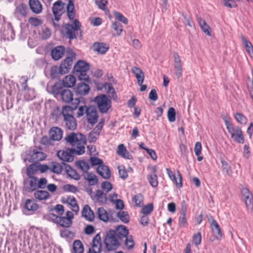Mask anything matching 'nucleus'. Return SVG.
I'll list each match as a JSON object with an SVG mask.
<instances>
[{
	"instance_id": "obj_1",
	"label": "nucleus",
	"mask_w": 253,
	"mask_h": 253,
	"mask_svg": "<svg viewBox=\"0 0 253 253\" xmlns=\"http://www.w3.org/2000/svg\"><path fill=\"white\" fill-rule=\"evenodd\" d=\"M67 15L68 18L73 21V25L66 24L63 28V31L66 38L70 40L77 38L78 31L80 30L81 26L79 21L74 19L75 16V10L73 0H69L68 4L66 6Z\"/></svg>"
},
{
	"instance_id": "obj_2",
	"label": "nucleus",
	"mask_w": 253,
	"mask_h": 253,
	"mask_svg": "<svg viewBox=\"0 0 253 253\" xmlns=\"http://www.w3.org/2000/svg\"><path fill=\"white\" fill-rule=\"evenodd\" d=\"M67 143L74 147L76 151V154L80 155L85 152L84 145L86 143V138L84 135L80 133L71 132L65 138Z\"/></svg>"
},
{
	"instance_id": "obj_3",
	"label": "nucleus",
	"mask_w": 253,
	"mask_h": 253,
	"mask_svg": "<svg viewBox=\"0 0 253 253\" xmlns=\"http://www.w3.org/2000/svg\"><path fill=\"white\" fill-rule=\"evenodd\" d=\"M46 157V155L42 152L40 147L35 146L31 147L26 151L23 160L25 163L27 162L38 163L39 161L44 160Z\"/></svg>"
},
{
	"instance_id": "obj_4",
	"label": "nucleus",
	"mask_w": 253,
	"mask_h": 253,
	"mask_svg": "<svg viewBox=\"0 0 253 253\" xmlns=\"http://www.w3.org/2000/svg\"><path fill=\"white\" fill-rule=\"evenodd\" d=\"M121 237L113 230H110L107 233L104 239L106 249L108 251L117 250L120 245Z\"/></svg>"
},
{
	"instance_id": "obj_5",
	"label": "nucleus",
	"mask_w": 253,
	"mask_h": 253,
	"mask_svg": "<svg viewBox=\"0 0 253 253\" xmlns=\"http://www.w3.org/2000/svg\"><path fill=\"white\" fill-rule=\"evenodd\" d=\"M224 121L231 138L236 142L243 144L245 142V138L241 128L239 126H234L227 118H225Z\"/></svg>"
},
{
	"instance_id": "obj_6",
	"label": "nucleus",
	"mask_w": 253,
	"mask_h": 253,
	"mask_svg": "<svg viewBox=\"0 0 253 253\" xmlns=\"http://www.w3.org/2000/svg\"><path fill=\"white\" fill-rule=\"evenodd\" d=\"M99 112L102 114L107 113L112 107V100L109 96L106 94H100L97 95L94 99Z\"/></svg>"
},
{
	"instance_id": "obj_7",
	"label": "nucleus",
	"mask_w": 253,
	"mask_h": 253,
	"mask_svg": "<svg viewBox=\"0 0 253 253\" xmlns=\"http://www.w3.org/2000/svg\"><path fill=\"white\" fill-rule=\"evenodd\" d=\"M89 69V64L83 60L78 61L74 67L75 72L78 76L79 80L88 82H90V79L89 76L87 75L86 72Z\"/></svg>"
},
{
	"instance_id": "obj_8",
	"label": "nucleus",
	"mask_w": 253,
	"mask_h": 253,
	"mask_svg": "<svg viewBox=\"0 0 253 253\" xmlns=\"http://www.w3.org/2000/svg\"><path fill=\"white\" fill-rule=\"evenodd\" d=\"M50 217L56 224L63 227L68 228L72 224L74 214L72 211H68L66 213V216H58L54 214H51Z\"/></svg>"
},
{
	"instance_id": "obj_9",
	"label": "nucleus",
	"mask_w": 253,
	"mask_h": 253,
	"mask_svg": "<svg viewBox=\"0 0 253 253\" xmlns=\"http://www.w3.org/2000/svg\"><path fill=\"white\" fill-rule=\"evenodd\" d=\"M76 54L74 52L68 53L66 58L62 61L59 67V72L63 75L68 73L71 69L74 60L76 59Z\"/></svg>"
},
{
	"instance_id": "obj_10",
	"label": "nucleus",
	"mask_w": 253,
	"mask_h": 253,
	"mask_svg": "<svg viewBox=\"0 0 253 253\" xmlns=\"http://www.w3.org/2000/svg\"><path fill=\"white\" fill-rule=\"evenodd\" d=\"M53 91L56 94L59 95L63 102L69 103L70 102H74L75 99L73 98V94L72 92L69 89H60L56 88L54 86L53 87Z\"/></svg>"
},
{
	"instance_id": "obj_11",
	"label": "nucleus",
	"mask_w": 253,
	"mask_h": 253,
	"mask_svg": "<svg viewBox=\"0 0 253 253\" xmlns=\"http://www.w3.org/2000/svg\"><path fill=\"white\" fill-rule=\"evenodd\" d=\"M65 5L66 4L61 0H57L53 4L52 11L56 21L58 22L61 15L65 12Z\"/></svg>"
},
{
	"instance_id": "obj_12",
	"label": "nucleus",
	"mask_w": 253,
	"mask_h": 253,
	"mask_svg": "<svg viewBox=\"0 0 253 253\" xmlns=\"http://www.w3.org/2000/svg\"><path fill=\"white\" fill-rule=\"evenodd\" d=\"M37 177L28 176L24 179L23 189L27 192H32L37 190Z\"/></svg>"
},
{
	"instance_id": "obj_13",
	"label": "nucleus",
	"mask_w": 253,
	"mask_h": 253,
	"mask_svg": "<svg viewBox=\"0 0 253 253\" xmlns=\"http://www.w3.org/2000/svg\"><path fill=\"white\" fill-rule=\"evenodd\" d=\"M74 154H76V151L73 148H68L65 150H59L57 153V157L64 162L73 161Z\"/></svg>"
},
{
	"instance_id": "obj_14",
	"label": "nucleus",
	"mask_w": 253,
	"mask_h": 253,
	"mask_svg": "<svg viewBox=\"0 0 253 253\" xmlns=\"http://www.w3.org/2000/svg\"><path fill=\"white\" fill-rule=\"evenodd\" d=\"M28 13V8L26 4L21 3L16 6L13 14L17 19L20 20L22 18L26 17Z\"/></svg>"
},
{
	"instance_id": "obj_15",
	"label": "nucleus",
	"mask_w": 253,
	"mask_h": 253,
	"mask_svg": "<svg viewBox=\"0 0 253 253\" xmlns=\"http://www.w3.org/2000/svg\"><path fill=\"white\" fill-rule=\"evenodd\" d=\"M85 114L87 122L93 125L97 122L98 116L95 108L89 106L85 109Z\"/></svg>"
},
{
	"instance_id": "obj_16",
	"label": "nucleus",
	"mask_w": 253,
	"mask_h": 253,
	"mask_svg": "<svg viewBox=\"0 0 253 253\" xmlns=\"http://www.w3.org/2000/svg\"><path fill=\"white\" fill-rule=\"evenodd\" d=\"M102 251V245L101 237L99 234H96L93 238L92 247L89 249L87 253H101Z\"/></svg>"
},
{
	"instance_id": "obj_17",
	"label": "nucleus",
	"mask_w": 253,
	"mask_h": 253,
	"mask_svg": "<svg viewBox=\"0 0 253 253\" xmlns=\"http://www.w3.org/2000/svg\"><path fill=\"white\" fill-rule=\"evenodd\" d=\"M173 62L174 73L179 79L182 75V66L180 56L177 53L174 54Z\"/></svg>"
},
{
	"instance_id": "obj_18",
	"label": "nucleus",
	"mask_w": 253,
	"mask_h": 253,
	"mask_svg": "<svg viewBox=\"0 0 253 253\" xmlns=\"http://www.w3.org/2000/svg\"><path fill=\"white\" fill-rule=\"evenodd\" d=\"M79 98H75L74 102H72V106H65L63 107L62 111V115L63 117L73 115V111L76 109L80 103Z\"/></svg>"
},
{
	"instance_id": "obj_19",
	"label": "nucleus",
	"mask_w": 253,
	"mask_h": 253,
	"mask_svg": "<svg viewBox=\"0 0 253 253\" xmlns=\"http://www.w3.org/2000/svg\"><path fill=\"white\" fill-rule=\"evenodd\" d=\"M30 9L35 14H39L42 11V5L39 0H29Z\"/></svg>"
},
{
	"instance_id": "obj_20",
	"label": "nucleus",
	"mask_w": 253,
	"mask_h": 253,
	"mask_svg": "<svg viewBox=\"0 0 253 253\" xmlns=\"http://www.w3.org/2000/svg\"><path fill=\"white\" fill-rule=\"evenodd\" d=\"M62 202L63 203L70 205V209L76 213L79 212V207L74 197L69 196L67 198H63Z\"/></svg>"
},
{
	"instance_id": "obj_21",
	"label": "nucleus",
	"mask_w": 253,
	"mask_h": 253,
	"mask_svg": "<svg viewBox=\"0 0 253 253\" xmlns=\"http://www.w3.org/2000/svg\"><path fill=\"white\" fill-rule=\"evenodd\" d=\"M50 139L53 141H59L63 137V131L58 127H52L49 132Z\"/></svg>"
},
{
	"instance_id": "obj_22",
	"label": "nucleus",
	"mask_w": 253,
	"mask_h": 253,
	"mask_svg": "<svg viewBox=\"0 0 253 253\" xmlns=\"http://www.w3.org/2000/svg\"><path fill=\"white\" fill-rule=\"evenodd\" d=\"M63 122L66 127L70 130H74L76 128L77 122L73 115L64 117Z\"/></svg>"
},
{
	"instance_id": "obj_23",
	"label": "nucleus",
	"mask_w": 253,
	"mask_h": 253,
	"mask_svg": "<svg viewBox=\"0 0 253 253\" xmlns=\"http://www.w3.org/2000/svg\"><path fill=\"white\" fill-rule=\"evenodd\" d=\"M91 198L95 203L102 205L106 204L107 201L106 194L100 190H97L94 196H91Z\"/></svg>"
},
{
	"instance_id": "obj_24",
	"label": "nucleus",
	"mask_w": 253,
	"mask_h": 253,
	"mask_svg": "<svg viewBox=\"0 0 253 253\" xmlns=\"http://www.w3.org/2000/svg\"><path fill=\"white\" fill-rule=\"evenodd\" d=\"M65 52V47L62 45H59L54 47L51 50V55L54 60H58L63 56Z\"/></svg>"
},
{
	"instance_id": "obj_25",
	"label": "nucleus",
	"mask_w": 253,
	"mask_h": 253,
	"mask_svg": "<svg viewBox=\"0 0 253 253\" xmlns=\"http://www.w3.org/2000/svg\"><path fill=\"white\" fill-rule=\"evenodd\" d=\"M109 45L105 42H96L93 44L92 50L100 54L105 53L109 49Z\"/></svg>"
},
{
	"instance_id": "obj_26",
	"label": "nucleus",
	"mask_w": 253,
	"mask_h": 253,
	"mask_svg": "<svg viewBox=\"0 0 253 253\" xmlns=\"http://www.w3.org/2000/svg\"><path fill=\"white\" fill-rule=\"evenodd\" d=\"M97 173L103 178L108 179L111 176V171L108 167L103 165L98 166L96 169Z\"/></svg>"
},
{
	"instance_id": "obj_27",
	"label": "nucleus",
	"mask_w": 253,
	"mask_h": 253,
	"mask_svg": "<svg viewBox=\"0 0 253 253\" xmlns=\"http://www.w3.org/2000/svg\"><path fill=\"white\" fill-rule=\"evenodd\" d=\"M82 216L89 221H92L94 219V214L88 205H85L82 211Z\"/></svg>"
},
{
	"instance_id": "obj_28",
	"label": "nucleus",
	"mask_w": 253,
	"mask_h": 253,
	"mask_svg": "<svg viewBox=\"0 0 253 253\" xmlns=\"http://www.w3.org/2000/svg\"><path fill=\"white\" fill-rule=\"evenodd\" d=\"M90 90V87L88 84L81 82L77 84L76 92L78 94L85 95L87 94Z\"/></svg>"
},
{
	"instance_id": "obj_29",
	"label": "nucleus",
	"mask_w": 253,
	"mask_h": 253,
	"mask_svg": "<svg viewBox=\"0 0 253 253\" xmlns=\"http://www.w3.org/2000/svg\"><path fill=\"white\" fill-rule=\"evenodd\" d=\"M62 164L64 165V169L68 176L75 180L80 179L79 174L75 169H73L70 166L65 164L64 162H62Z\"/></svg>"
},
{
	"instance_id": "obj_30",
	"label": "nucleus",
	"mask_w": 253,
	"mask_h": 253,
	"mask_svg": "<svg viewBox=\"0 0 253 253\" xmlns=\"http://www.w3.org/2000/svg\"><path fill=\"white\" fill-rule=\"evenodd\" d=\"M35 198L39 201H44L51 198L50 194L46 191L37 190L34 193Z\"/></svg>"
},
{
	"instance_id": "obj_31",
	"label": "nucleus",
	"mask_w": 253,
	"mask_h": 253,
	"mask_svg": "<svg viewBox=\"0 0 253 253\" xmlns=\"http://www.w3.org/2000/svg\"><path fill=\"white\" fill-rule=\"evenodd\" d=\"M25 209L29 211H36L39 205L34 199H27L24 203Z\"/></svg>"
},
{
	"instance_id": "obj_32",
	"label": "nucleus",
	"mask_w": 253,
	"mask_h": 253,
	"mask_svg": "<svg viewBox=\"0 0 253 253\" xmlns=\"http://www.w3.org/2000/svg\"><path fill=\"white\" fill-rule=\"evenodd\" d=\"M83 175L89 185L94 186L98 183V178L94 173L88 172L84 173Z\"/></svg>"
},
{
	"instance_id": "obj_33",
	"label": "nucleus",
	"mask_w": 253,
	"mask_h": 253,
	"mask_svg": "<svg viewBox=\"0 0 253 253\" xmlns=\"http://www.w3.org/2000/svg\"><path fill=\"white\" fill-rule=\"evenodd\" d=\"M211 227L212 233L214 234L217 239L221 238L222 237L221 230L220 226L216 221L212 219L211 223Z\"/></svg>"
},
{
	"instance_id": "obj_34",
	"label": "nucleus",
	"mask_w": 253,
	"mask_h": 253,
	"mask_svg": "<svg viewBox=\"0 0 253 253\" xmlns=\"http://www.w3.org/2000/svg\"><path fill=\"white\" fill-rule=\"evenodd\" d=\"M132 72L134 74L137 80L138 85H141L144 82V74L142 70L138 67H133L132 68Z\"/></svg>"
},
{
	"instance_id": "obj_35",
	"label": "nucleus",
	"mask_w": 253,
	"mask_h": 253,
	"mask_svg": "<svg viewBox=\"0 0 253 253\" xmlns=\"http://www.w3.org/2000/svg\"><path fill=\"white\" fill-rule=\"evenodd\" d=\"M76 80L74 76H66L62 80V84L67 87H72L75 85Z\"/></svg>"
},
{
	"instance_id": "obj_36",
	"label": "nucleus",
	"mask_w": 253,
	"mask_h": 253,
	"mask_svg": "<svg viewBox=\"0 0 253 253\" xmlns=\"http://www.w3.org/2000/svg\"><path fill=\"white\" fill-rule=\"evenodd\" d=\"M241 40L242 42L244 43L246 49L251 57L253 58V46L252 43L248 41L245 36L242 35Z\"/></svg>"
},
{
	"instance_id": "obj_37",
	"label": "nucleus",
	"mask_w": 253,
	"mask_h": 253,
	"mask_svg": "<svg viewBox=\"0 0 253 253\" xmlns=\"http://www.w3.org/2000/svg\"><path fill=\"white\" fill-rule=\"evenodd\" d=\"M96 213L100 220L104 222H107L109 220L108 213L103 208H98Z\"/></svg>"
},
{
	"instance_id": "obj_38",
	"label": "nucleus",
	"mask_w": 253,
	"mask_h": 253,
	"mask_svg": "<svg viewBox=\"0 0 253 253\" xmlns=\"http://www.w3.org/2000/svg\"><path fill=\"white\" fill-rule=\"evenodd\" d=\"M33 163L27 168L26 174L27 176H35L34 175L39 171L38 163Z\"/></svg>"
},
{
	"instance_id": "obj_39",
	"label": "nucleus",
	"mask_w": 253,
	"mask_h": 253,
	"mask_svg": "<svg viewBox=\"0 0 253 253\" xmlns=\"http://www.w3.org/2000/svg\"><path fill=\"white\" fill-rule=\"evenodd\" d=\"M220 162L223 172H225L227 175L231 176L232 174V170L230 165L223 158H220Z\"/></svg>"
},
{
	"instance_id": "obj_40",
	"label": "nucleus",
	"mask_w": 253,
	"mask_h": 253,
	"mask_svg": "<svg viewBox=\"0 0 253 253\" xmlns=\"http://www.w3.org/2000/svg\"><path fill=\"white\" fill-rule=\"evenodd\" d=\"M197 21L203 32L208 35H210V32L209 31L210 27L205 20L202 18L199 17L197 18Z\"/></svg>"
},
{
	"instance_id": "obj_41",
	"label": "nucleus",
	"mask_w": 253,
	"mask_h": 253,
	"mask_svg": "<svg viewBox=\"0 0 253 253\" xmlns=\"http://www.w3.org/2000/svg\"><path fill=\"white\" fill-rule=\"evenodd\" d=\"M118 235H119L121 239L126 238L128 234V230L125 225H120L117 227L115 230Z\"/></svg>"
},
{
	"instance_id": "obj_42",
	"label": "nucleus",
	"mask_w": 253,
	"mask_h": 253,
	"mask_svg": "<svg viewBox=\"0 0 253 253\" xmlns=\"http://www.w3.org/2000/svg\"><path fill=\"white\" fill-rule=\"evenodd\" d=\"M73 249L74 253H83L84 246L80 240H77L74 242Z\"/></svg>"
},
{
	"instance_id": "obj_43",
	"label": "nucleus",
	"mask_w": 253,
	"mask_h": 253,
	"mask_svg": "<svg viewBox=\"0 0 253 253\" xmlns=\"http://www.w3.org/2000/svg\"><path fill=\"white\" fill-rule=\"evenodd\" d=\"M50 171L56 174L60 173L63 169V166L59 163L52 162L50 168Z\"/></svg>"
},
{
	"instance_id": "obj_44",
	"label": "nucleus",
	"mask_w": 253,
	"mask_h": 253,
	"mask_svg": "<svg viewBox=\"0 0 253 253\" xmlns=\"http://www.w3.org/2000/svg\"><path fill=\"white\" fill-rule=\"evenodd\" d=\"M177 173L178 179L175 174L170 177V179L175 184L177 187L180 188L182 187V176L179 171H177Z\"/></svg>"
},
{
	"instance_id": "obj_45",
	"label": "nucleus",
	"mask_w": 253,
	"mask_h": 253,
	"mask_svg": "<svg viewBox=\"0 0 253 253\" xmlns=\"http://www.w3.org/2000/svg\"><path fill=\"white\" fill-rule=\"evenodd\" d=\"M24 98L27 101L32 100L35 97V91L34 89L28 88L23 91Z\"/></svg>"
},
{
	"instance_id": "obj_46",
	"label": "nucleus",
	"mask_w": 253,
	"mask_h": 253,
	"mask_svg": "<svg viewBox=\"0 0 253 253\" xmlns=\"http://www.w3.org/2000/svg\"><path fill=\"white\" fill-rule=\"evenodd\" d=\"M150 184L153 187H156L158 185V177L156 173H150L147 176Z\"/></svg>"
},
{
	"instance_id": "obj_47",
	"label": "nucleus",
	"mask_w": 253,
	"mask_h": 253,
	"mask_svg": "<svg viewBox=\"0 0 253 253\" xmlns=\"http://www.w3.org/2000/svg\"><path fill=\"white\" fill-rule=\"evenodd\" d=\"M28 22L31 26L35 27L40 26L42 24V20L35 17H30Z\"/></svg>"
},
{
	"instance_id": "obj_48",
	"label": "nucleus",
	"mask_w": 253,
	"mask_h": 253,
	"mask_svg": "<svg viewBox=\"0 0 253 253\" xmlns=\"http://www.w3.org/2000/svg\"><path fill=\"white\" fill-rule=\"evenodd\" d=\"M117 216L125 223H127L129 221V216L127 212L125 211H120L117 212Z\"/></svg>"
},
{
	"instance_id": "obj_49",
	"label": "nucleus",
	"mask_w": 253,
	"mask_h": 253,
	"mask_svg": "<svg viewBox=\"0 0 253 253\" xmlns=\"http://www.w3.org/2000/svg\"><path fill=\"white\" fill-rule=\"evenodd\" d=\"M47 183V180L45 177L39 178L37 177V190L39 189H44L46 187Z\"/></svg>"
},
{
	"instance_id": "obj_50",
	"label": "nucleus",
	"mask_w": 253,
	"mask_h": 253,
	"mask_svg": "<svg viewBox=\"0 0 253 253\" xmlns=\"http://www.w3.org/2000/svg\"><path fill=\"white\" fill-rule=\"evenodd\" d=\"M143 196L141 194L135 195L132 198V201L135 203L136 206L141 207L143 204Z\"/></svg>"
},
{
	"instance_id": "obj_51",
	"label": "nucleus",
	"mask_w": 253,
	"mask_h": 253,
	"mask_svg": "<svg viewBox=\"0 0 253 253\" xmlns=\"http://www.w3.org/2000/svg\"><path fill=\"white\" fill-rule=\"evenodd\" d=\"M234 118L239 123L245 125L247 123V118L242 113H237L234 115Z\"/></svg>"
},
{
	"instance_id": "obj_52",
	"label": "nucleus",
	"mask_w": 253,
	"mask_h": 253,
	"mask_svg": "<svg viewBox=\"0 0 253 253\" xmlns=\"http://www.w3.org/2000/svg\"><path fill=\"white\" fill-rule=\"evenodd\" d=\"M111 28L116 32L117 36L121 35L123 32V27L122 24L118 22H113L111 26Z\"/></svg>"
},
{
	"instance_id": "obj_53",
	"label": "nucleus",
	"mask_w": 253,
	"mask_h": 253,
	"mask_svg": "<svg viewBox=\"0 0 253 253\" xmlns=\"http://www.w3.org/2000/svg\"><path fill=\"white\" fill-rule=\"evenodd\" d=\"M187 225L186 213H180L178 218V226L180 228L185 227Z\"/></svg>"
},
{
	"instance_id": "obj_54",
	"label": "nucleus",
	"mask_w": 253,
	"mask_h": 253,
	"mask_svg": "<svg viewBox=\"0 0 253 253\" xmlns=\"http://www.w3.org/2000/svg\"><path fill=\"white\" fill-rule=\"evenodd\" d=\"M154 209V206L152 203H149L144 206L141 210V212L145 215H148L151 213Z\"/></svg>"
},
{
	"instance_id": "obj_55",
	"label": "nucleus",
	"mask_w": 253,
	"mask_h": 253,
	"mask_svg": "<svg viewBox=\"0 0 253 253\" xmlns=\"http://www.w3.org/2000/svg\"><path fill=\"white\" fill-rule=\"evenodd\" d=\"M104 88L107 93L112 94V97L116 95L115 89L111 83H106L104 84Z\"/></svg>"
},
{
	"instance_id": "obj_56",
	"label": "nucleus",
	"mask_w": 253,
	"mask_h": 253,
	"mask_svg": "<svg viewBox=\"0 0 253 253\" xmlns=\"http://www.w3.org/2000/svg\"><path fill=\"white\" fill-rule=\"evenodd\" d=\"M175 109L173 107L169 108L168 111V118L170 122H173L175 121Z\"/></svg>"
},
{
	"instance_id": "obj_57",
	"label": "nucleus",
	"mask_w": 253,
	"mask_h": 253,
	"mask_svg": "<svg viewBox=\"0 0 253 253\" xmlns=\"http://www.w3.org/2000/svg\"><path fill=\"white\" fill-rule=\"evenodd\" d=\"M89 161L92 167L95 166H99L103 164L102 160L95 157H91L89 159Z\"/></svg>"
},
{
	"instance_id": "obj_58",
	"label": "nucleus",
	"mask_w": 253,
	"mask_h": 253,
	"mask_svg": "<svg viewBox=\"0 0 253 253\" xmlns=\"http://www.w3.org/2000/svg\"><path fill=\"white\" fill-rule=\"evenodd\" d=\"M118 169L120 177L123 179H126L128 176V174L125 167L124 166H119Z\"/></svg>"
},
{
	"instance_id": "obj_59",
	"label": "nucleus",
	"mask_w": 253,
	"mask_h": 253,
	"mask_svg": "<svg viewBox=\"0 0 253 253\" xmlns=\"http://www.w3.org/2000/svg\"><path fill=\"white\" fill-rule=\"evenodd\" d=\"M125 246L126 247L127 249L130 250L134 247V242L132 239V236H126V237Z\"/></svg>"
},
{
	"instance_id": "obj_60",
	"label": "nucleus",
	"mask_w": 253,
	"mask_h": 253,
	"mask_svg": "<svg viewBox=\"0 0 253 253\" xmlns=\"http://www.w3.org/2000/svg\"><path fill=\"white\" fill-rule=\"evenodd\" d=\"M78 166L84 173L88 172L87 171L89 169V166L86 162L83 161H79Z\"/></svg>"
},
{
	"instance_id": "obj_61",
	"label": "nucleus",
	"mask_w": 253,
	"mask_h": 253,
	"mask_svg": "<svg viewBox=\"0 0 253 253\" xmlns=\"http://www.w3.org/2000/svg\"><path fill=\"white\" fill-rule=\"evenodd\" d=\"M99 135V132L95 131L94 130L91 131L88 135V139L89 142H95Z\"/></svg>"
},
{
	"instance_id": "obj_62",
	"label": "nucleus",
	"mask_w": 253,
	"mask_h": 253,
	"mask_svg": "<svg viewBox=\"0 0 253 253\" xmlns=\"http://www.w3.org/2000/svg\"><path fill=\"white\" fill-rule=\"evenodd\" d=\"M63 189L65 192H70L72 193H76L78 191L77 188L71 184H66L63 186Z\"/></svg>"
},
{
	"instance_id": "obj_63",
	"label": "nucleus",
	"mask_w": 253,
	"mask_h": 253,
	"mask_svg": "<svg viewBox=\"0 0 253 253\" xmlns=\"http://www.w3.org/2000/svg\"><path fill=\"white\" fill-rule=\"evenodd\" d=\"M244 200L248 210L251 212H253V197L250 199H245Z\"/></svg>"
},
{
	"instance_id": "obj_64",
	"label": "nucleus",
	"mask_w": 253,
	"mask_h": 253,
	"mask_svg": "<svg viewBox=\"0 0 253 253\" xmlns=\"http://www.w3.org/2000/svg\"><path fill=\"white\" fill-rule=\"evenodd\" d=\"M101 188L106 193H108L112 190V185L110 182L104 181L101 184Z\"/></svg>"
}]
</instances>
